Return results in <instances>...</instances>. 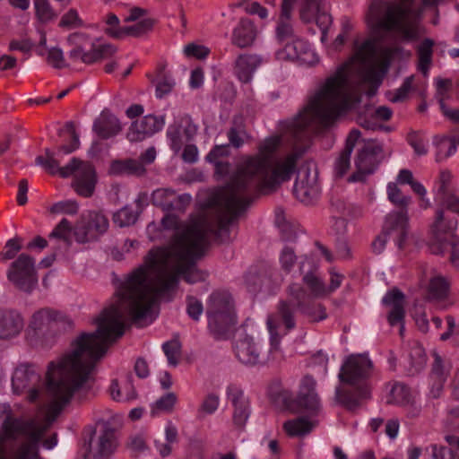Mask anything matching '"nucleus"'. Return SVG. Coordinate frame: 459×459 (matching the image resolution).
I'll return each instance as SVG.
<instances>
[{"instance_id": "nucleus-1", "label": "nucleus", "mask_w": 459, "mask_h": 459, "mask_svg": "<svg viewBox=\"0 0 459 459\" xmlns=\"http://www.w3.org/2000/svg\"><path fill=\"white\" fill-rule=\"evenodd\" d=\"M205 220L195 221L175 238L173 251L151 249L145 256V265L135 269L121 284L120 305H112L94 319L98 325L92 333H82L71 342V351L59 361H50L46 373L48 391L52 395L55 411L59 413L74 394L82 399L92 386L91 376L96 363L106 354L108 345L123 336L125 316L134 325L143 327L154 319L152 308L158 299H172L170 292L178 285L179 278L190 284L203 281L207 274L196 263L209 246L208 234L212 233L221 243L229 242L228 232L219 236Z\"/></svg>"}, {"instance_id": "nucleus-2", "label": "nucleus", "mask_w": 459, "mask_h": 459, "mask_svg": "<svg viewBox=\"0 0 459 459\" xmlns=\"http://www.w3.org/2000/svg\"><path fill=\"white\" fill-rule=\"evenodd\" d=\"M347 70L346 64L338 67L294 118L282 122L286 134L296 143L305 144L312 133L329 128L337 117L360 103L361 95L349 91ZM281 144V135L265 138L258 144V152L249 156L226 184L220 195L225 215L220 221L219 236L228 232V226L247 211L255 194L274 191L297 171L298 160L305 153L306 146L295 147L284 159L276 160Z\"/></svg>"}, {"instance_id": "nucleus-3", "label": "nucleus", "mask_w": 459, "mask_h": 459, "mask_svg": "<svg viewBox=\"0 0 459 459\" xmlns=\"http://www.w3.org/2000/svg\"><path fill=\"white\" fill-rule=\"evenodd\" d=\"M373 368L372 360L365 354H351L343 361L338 377L347 386L336 388L335 399L347 411H356L371 398L369 378Z\"/></svg>"}, {"instance_id": "nucleus-4", "label": "nucleus", "mask_w": 459, "mask_h": 459, "mask_svg": "<svg viewBox=\"0 0 459 459\" xmlns=\"http://www.w3.org/2000/svg\"><path fill=\"white\" fill-rule=\"evenodd\" d=\"M290 298L282 299L277 306V311L267 318V325L271 334L272 349L276 350L280 342L277 328L283 324L287 330L295 327V308L307 316L311 322H318L327 317L325 307L320 303H311L310 296L307 290L298 283H292L288 287Z\"/></svg>"}, {"instance_id": "nucleus-5", "label": "nucleus", "mask_w": 459, "mask_h": 459, "mask_svg": "<svg viewBox=\"0 0 459 459\" xmlns=\"http://www.w3.org/2000/svg\"><path fill=\"white\" fill-rule=\"evenodd\" d=\"M409 10L401 4H381L378 15L373 24L377 40H384L387 33H395L403 41L416 39L418 31L409 22Z\"/></svg>"}, {"instance_id": "nucleus-6", "label": "nucleus", "mask_w": 459, "mask_h": 459, "mask_svg": "<svg viewBox=\"0 0 459 459\" xmlns=\"http://www.w3.org/2000/svg\"><path fill=\"white\" fill-rule=\"evenodd\" d=\"M83 457L109 459L117 446L116 428L110 420H99L82 431Z\"/></svg>"}, {"instance_id": "nucleus-7", "label": "nucleus", "mask_w": 459, "mask_h": 459, "mask_svg": "<svg viewBox=\"0 0 459 459\" xmlns=\"http://www.w3.org/2000/svg\"><path fill=\"white\" fill-rule=\"evenodd\" d=\"M435 239L429 245L434 255L450 254V262L459 267V238L454 233L457 227V219L451 213L437 210L434 222Z\"/></svg>"}, {"instance_id": "nucleus-8", "label": "nucleus", "mask_w": 459, "mask_h": 459, "mask_svg": "<svg viewBox=\"0 0 459 459\" xmlns=\"http://www.w3.org/2000/svg\"><path fill=\"white\" fill-rule=\"evenodd\" d=\"M29 327L38 338H49L71 329L73 322L62 312L45 307L33 314Z\"/></svg>"}, {"instance_id": "nucleus-9", "label": "nucleus", "mask_w": 459, "mask_h": 459, "mask_svg": "<svg viewBox=\"0 0 459 459\" xmlns=\"http://www.w3.org/2000/svg\"><path fill=\"white\" fill-rule=\"evenodd\" d=\"M316 387L314 377L306 375L301 379L297 395L285 399L287 409L292 413L316 416L321 410V402Z\"/></svg>"}, {"instance_id": "nucleus-10", "label": "nucleus", "mask_w": 459, "mask_h": 459, "mask_svg": "<svg viewBox=\"0 0 459 459\" xmlns=\"http://www.w3.org/2000/svg\"><path fill=\"white\" fill-rule=\"evenodd\" d=\"M7 279L18 290L30 293L38 284L34 258L25 253L21 254L10 264Z\"/></svg>"}, {"instance_id": "nucleus-11", "label": "nucleus", "mask_w": 459, "mask_h": 459, "mask_svg": "<svg viewBox=\"0 0 459 459\" xmlns=\"http://www.w3.org/2000/svg\"><path fill=\"white\" fill-rule=\"evenodd\" d=\"M108 219L102 212L90 211L86 216L82 215L74 226V236L81 244L94 241L108 230Z\"/></svg>"}, {"instance_id": "nucleus-12", "label": "nucleus", "mask_w": 459, "mask_h": 459, "mask_svg": "<svg viewBox=\"0 0 459 459\" xmlns=\"http://www.w3.org/2000/svg\"><path fill=\"white\" fill-rule=\"evenodd\" d=\"M383 147L376 142H368L359 151L355 160L356 171L348 178L349 182H363L382 161Z\"/></svg>"}, {"instance_id": "nucleus-13", "label": "nucleus", "mask_w": 459, "mask_h": 459, "mask_svg": "<svg viewBox=\"0 0 459 459\" xmlns=\"http://www.w3.org/2000/svg\"><path fill=\"white\" fill-rule=\"evenodd\" d=\"M271 350L255 342L252 336L246 334L238 337L234 343V353L237 359L247 366L264 365L269 360Z\"/></svg>"}, {"instance_id": "nucleus-14", "label": "nucleus", "mask_w": 459, "mask_h": 459, "mask_svg": "<svg viewBox=\"0 0 459 459\" xmlns=\"http://www.w3.org/2000/svg\"><path fill=\"white\" fill-rule=\"evenodd\" d=\"M226 395L234 408L233 424L236 428L243 429L251 412L249 400L244 391L234 384L227 387Z\"/></svg>"}, {"instance_id": "nucleus-15", "label": "nucleus", "mask_w": 459, "mask_h": 459, "mask_svg": "<svg viewBox=\"0 0 459 459\" xmlns=\"http://www.w3.org/2000/svg\"><path fill=\"white\" fill-rule=\"evenodd\" d=\"M164 125V116L147 115L131 124L126 137L132 143L142 142L160 131Z\"/></svg>"}, {"instance_id": "nucleus-16", "label": "nucleus", "mask_w": 459, "mask_h": 459, "mask_svg": "<svg viewBox=\"0 0 459 459\" xmlns=\"http://www.w3.org/2000/svg\"><path fill=\"white\" fill-rule=\"evenodd\" d=\"M190 203V195H177L174 190L169 188H159L152 194V204L166 212H184Z\"/></svg>"}, {"instance_id": "nucleus-17", "label": "nucleus", "mask_w": 459, "mask_h": 459, "mask_svg": "<svg viewBox=\"0 0 459 459\" xmlns=\"http://www.w3.org/2000/svg\"><path fill=\"white\" fill-rule=\"evenodd\" d=\"M382 231L389 238H393L398 247L403 249L408 234L407 210H399L389 213L385 218Z\"/></svg>"}, {"instance_id": "nucleus-18", "label": "nucleus", "mask_w": 459, "mask_h": 459, "mask_svg": "<svg viewBox=\"0 0 459 459\" xmlns=\"http://www.w3.org/2000/svg\"><path fill=\"white\" fill-rule=\"evenodd\" d=\"M73 181L74 191L82 197H91L93 195L97 184V174L93 165L81 160V165L78 166Z\"/></svg>"}, {"instance_id": "nucleus-19", "label": "nucleus", "mask_w": 459, "mask_h": 459, "mask_svg": "<svg viewBox=\"0 0 459 459\" xmlns=\"http://www.w3.org/2000/svg\"><path fill=\"white\" fill-rule=\"evenodd\" d=\"M296 3L297 0H282L281 4V12L275 27V39L283 47L297 37L291 22V13Z\"/></svg>"}, {"instance_id": "nucleus-20", "label": "nucleus", "mask_w": 459, "mask_h": 459, "mask_svg": "<svg viewBox=\"0 0 459 459\" xmlns=\"http://www.w3.org/2000/svg\"><path fill=\"white\" fill-rule=\"evenodd\" d=\"M293 193L296 198L305 204H312L319 197L320 187L316 177L310 178L308 169L299 171Z\"/></svg>"}, {"instance_id": "nucleus-21", "label": "nucleus", "mask_w": 459, "mask_h": 459, "mask_svg": "<svg viewBox=\"0 0 459 459\" xmlns=\"http://www.w3.org/2000/svg\"><path fill=\"white\" fill-rule=\"evenodd\" d=\"M117 51L113 44H91V48L85 51L81 46H75L70 52L69 57L73 60H82L86 65L97 63L102 59L112 56Z\"/></svg>"}, {"instance_id": "nucleus-22", "label": "nucleus", "mask_w": 459, "mask_h": 459, "mask_svg": "<svg viewBox=\"0 0 459 459\" xmlns=\"http://www.w3.org/2000/svg\"><path fill=\"white\" fill-rule=\"evenodd\" d=\"M382 302L385 306L391 307V310L387 316L388 323L392 326L400 325V334L402 335L404 330L403 323L405 316L404 294L399 289L394 288L385 295Z\"/></svg>"}, {"instance_id": "nucleus-23", "label": "nucleus", "mask_w": 459, "mask_h": 459, "mask_svg": "<svg viewBox=\"0 0 459 459\" xmlns=\"http://www.w3.org/2000/svg\"><path fill=\"white\" fill-rule=\"evenodd\" d=\"M44 152L45 157L38 156L35 162L37 165L42 166L50 175L59 174L61 178H66L72 176L78 166L81 165V160L74 157L67 165L60 167L59 161L55 158V153L50 149L46 148Z\"/></svg>"}, {"instance_id": "nucleus-24", "label": "nucleus", "mask_w": 459, "mask_h": 459, "mask_svg": "<svg viewBox=\"0 0 459 459\" xmlns=\"http://www.w3.org/2000/svg\"><path fill=\"white\" fill-rule=\"evenodd\" d=\"M35 368L32 363H22L15 368L12 377V386L15 394H21L30 385L41 382V376Z\"/></svg>"}, {"instance_id": "nucleus-25", "label": "nucleus", "mask_w": 459, "mask_h": 459, "mask_svg": "<svg viewBox=\"0 0 459 459\" xmlns=\"http://www.w3.org/2000/svg\"><path fill=\"white\" fill-rule=\"evenodd\" d=\"M206 315L237 316L231 294L225 290L213 291L207 303Z\"/></svg>"}, {"instance_id": "nucleus-26", "label": "nucleus", "mask_w": 459, "mask_h": 459, "mask_svg": "<svg viewBox=\"0 0 459 459\" xmlns=\"http://www.w3.org/2000/svg\"><path fill=\"white\" fill-rule=\"evenodd\" d=\"M208 329L216 340L230 339L237 324V316H207Z\"/></svg>"}, {"instance_id": "nucleus-27", "label": "nucleus", "mask_w": 459, "mask_h": 459, "mask_svg": "<svg viewBox=\"0 0 459 459\" xmlns=\"http://www.w3.org/2000/svg\"><path fill=\"white\" fill-rule=\"evenodd\" d=\"M43 434L44 429L38 428L32 420L30 430L23 435L28 437V441L22 443L15 451L18 459H38L39 457V443Z\"/></svg>"}, {"instance_id": "nucleus-28", "label": "nucleus", "mask_w": 459, "mask_h": 459, "mask_svg": "<svg viewBox=\"0 0 459 459\" xmlns=\"http://www.w3.org/2000/svg\"><path fill=\"white\" fill-rule=\"evenodd\" d=\"M31 424L32 420L14 417L10 411L3 421L0 438H4V443L6 440H16L19 436H23L30 430Z\"/></svg>"}, {"instance_id": "nucleus-29", "label": "nucleus", "mask_w": 459, "mask_h": 459, "mask_svg": "<svg viewBox=\"0 0 459 459\" xmlns=\"http://www.w3.org/2000/svg\"><path fill=\"white\" fill-rule=\"evenodd\" d=\"M263 63L261 56L256 54H241L235 61V74L244 83L252 80L253 74Z\"/></svg>"}, {"instance_id": "nucleus-30", "label": "nucleus", "mask_w": 459, "mask_h": 459, "mask_svg": "<svg viewBox=\"0 0 459 459\" xmlns=\"http://www.w3.org/2000/svg\"><path fill=\"white\" fill-rule=\"evenodd\" d=\"M92 129L101 139H108L117 135L122 130V126L119 119L108 109H105L94 121Z\"/></svg>"}, {"instance_id": "nucleus-31", "label": "nucleus", "mask_w": 459, "mask_h": 459, "mask_svg": "<svg viewBox=\"0 0 459 459\" xmlns=\"http://www.w3.org/2000/svg\"><path fill=\"white\" fill-rule=\"evenodd\" d=\"M23 327L20 314L13 310L0 309V339L16 336Z\"/></svg>"}, {"instance_id": "nucleus-32", "label": "nucleus", "mask_w": 459, "mask_h": 459, "mask_svg": "<svg viewBox=\"0 0 459 459\" xmlns=\"http://www.w3.org/2000/svg\"><path fill=\"white\" fill-rule=\"evenodd\" d=\"M255 37L256 30L254 22L247 18H242L233 30L231 41L238 48H244L250 47Z\"/></svg>"}, {"instance_id": "nucleus-33", "label": "nucleus", "mask_w": 459, "mask_h": 459, "mask_svg": "<svg viewBox=\"0 0 459 459\" xmlns=\"http://www.w3.org/2000/svg\"><path fill=\"white\" fill-rule=\"evenodd\" d=\"M146 172L142 163L134 159L113 160L109 167V174L114 176L143 177Z\"/></svg>"}, {"instance_id": "nucleus-34", "label": "nucleus", "mask_w": 459, "mask_h": 459, "mask_svg": "<svg viewBox=\"0 0 459 459\" xmlns=\"http://www.w3.org/2000/svg\"><path fill=\"white\" fill-rule=\"evenodd\" d=\"M309 53V45L307 41L302 40L298 36L290 43H286L282 50L277 52L279 58L289 60H301L306 62L307 59L303 56Z\"/></svg>"}, {"instance_id": "nucleus-35", "label": "nucleus", "mask_w": 459, "mask_h": 459, "mask_svg": "<svg viewBox=\"0 0 459 459\" xmlns=\"http://www.w3.org/2000/svg\"><path fill=\"white\" fill-rule=\"evenodd\" d=\"M154 20L151 18L143 19L132 26H125L114 31H108L109 37L115 39H122L126 36L135 38L142 37L151 31L154 25Z\"/></svg>"}, {"instance_id": "nucleus-36", "label": "nucleus", "mask_w": 459, "mask_h": 459, "mask_svg": "<svg viewBox=\"0 0 459 459\" xmlns=\"http://www.w3.org/2000/svg\"><path fill=\"white\" fill-rule=\"evenodd\" d=\"M440 186L438 189V192L443 195L442 199L443 203L446 205V209L450 211L451 214L457 213L459 215V198L456 196L450 195L447 192V185L449 184L451 180V174L449 171H442L440 173Z\"/></svg>"}, {"instance_id": "nucleus-37", "label": "nucleus", "mask_w": 459, "mask_h": 459, "mask_svg": "<svg viewBox=\"0 0 459 459\" xmlns=\"http://www.w3.org/2000/svg\"><path fill=\"white\" fill-rule=\"evenodd\" d=\"M413 397L409 386L404 384L396 383L390 390L387 403L399 406L411 404Z\"/></svg>"}, {"instance_id": "nucleus-38", "label": "nucleus", "mask_w": 459, "mask_h": 459, "mask_svg": "<svg viewBox=\"0 0 459 459\" xmlns=\"http://www.w3.org/2000/svg\"><path fill=\"white\" fill-rule=\"evenodd\" d=\"M434 41L430 39H425L418 46L417 54L419 57V70L427 75L432 62Z\"/></svg>"}, {"instance_id": "nucleus-39", "label": "nucleus", "mask_w": 459, "mask_h": 459, "mask_svg": "<svg viewBox=\"0 0 459 459\" xmlns=\"http://www.w3.org/2000/svg\"><path fill=\"white\" fill-rule=\"evenodd\" d=\"M314 427V424L306 417L301 416L295 420H287L283 424V429L290 437H299L308 434Z\"/></svg>"}, {"instance_id": "nucleus-40", "label": "nucleus", "mask_w": 459, "mask_h": 459, "mask_svg": "<svg viewBox=\"0 0 459 459\" xmlns=\"http://www.w3.org/2000/svg\"><path fill=\"white\" fill-rule=\"evenodd\" d=\"M325 0H302L299 18L305 23L311 22L316 14L326 6Z\"/></svg>"}, {"instance_id": "nucleus-41", "label": "nucleus", "mask_w": 459, "mask_h": 459, "mask_svg": "<svg viewBox=\"0 0 459 459\" xmlns=\"http://www.w3.org/2000/svg\"><path fill=\"white\" fill-rule=\"evenodd\" d=\"M227 135L230 146L238 149L244 144V137L247 134L242 117L233 119L232 126L229 129Z\"/></svg>"}, {"instance_id": "nucleus-42", "label": "nucleus", "mask_w": 459, "mask_h": 459, "mask_svg": "<svg viewBox=\"0 0 459 459\" xmlns=\"http://www.w3.org/2000/svg\"><path fill=\"white\" fill-rule=\"evenodd\" d=\"M156 96L157 98H163L165 95L169 94L174 85L175 82L171 76L168 74L165 71V65H160L157 68V75H156Z\"/></svg>"}, {"instance_id": "nucleus-43", "label": "nucleus", "mask_w": 459, "mask_h": 459, "mask_svg": "<svg viewBox=\"0 0 459 459\" xmlns=\"http://www.w3.org/2000/svg\"><path fill=\"white\" fill-rule=\"evenodd\" d=\"M434 143L437 147V161H441L442 160L450 157L456 151V142H455L451 137L436 136Z\"/></svg>"}, {"instance_id": "nucleus-44", "label": "nucleus", "mask_w": 459, "mask_h": 459, "mask_svg": "<svg viewBox=\"0 0 459 459\" xmlns=\"http://www.w3.org/2000/svg\"><path fill=\"white\" fill-rule=\"evenodd\" d=\"M266 280V273L256 268L250 269L245 275V284L249 292L258 293Z\"/></svg>"}, {"instance_id": "nucleus-45", "label": "nucleus", "mask_w": 459, "mask_h": 459, "mask_svg": "<svg viewBox=\"0 0 459 459\" xmlns=\"http://www.w3.org/2000/svg\"><path fill=\"white\" fill-rule=\"evenodd\" d=\"M354 48L355 58L363 65L369 62L377 53L376 42L372 39H367L359 46L358 41H355Z\"/></svg>"}, {"instance_id": "nucleus-46", "label": "nucleus", "mask_w": 459, "mask_h": 459, "mask_svg": "<svg viewBox=\"0 0 459 459\" xmlns=\"http://www.w3.org/2000/svg\"><path fill=\"white\" fill-rule=\"evenodd\" d=\"M303 282L310 290V293L307 294L310 296L311 303H315L313 298L321 297L327 293L324 282L313 273H306L303 277Z\"/></svg>"}, {"instance_id": "nucleus-47", "label": "nucleus", "mask_w": 459, "mask_h": 459, "mask_svg": "<svg viewBox=\"0 0 459 459\" xmlns=\"http://www.w3.org/2000/svg\"><path fill=\"white\" fill-rule=\"evenodd\" d=\"M139 216L140 213H137L136 210H133L130 206L126 205L114 213L113 221L119 227H126L134 225L137 221Z\"/></svg>"}, {"instance_id": "nucleus-48", "label": "nucleus", "mask_w": 459, "mask_h": 459, "mask_svg": "<svg viewBox=\"0 0 459 459\" xmlns=\"http://www.w3.org/2000/svg\"><path fill=\"white\" fill-rule=\"evenodd\" d=\"M449 284L446 280L441 276L430 280L429 285V294L431 299H443L448 294Z\"/></svg>"}, {"instance_id": "nucleus-49", "label": "nucleus", "mask_w": 459, "mask_h": 459, "mask_svg": "<svg viewBox=\"0 0 459 459\" xmlns=\"http://www.w3.org/2000/svg\"><path fill=\"white\" fill-rule=\"evenodd\" d=\"M35 13L41 22H48L57 17L48 0H33Z\"/></svg>"}, {"instance_id": "nucleus-50", "label": "nucleus", "mask_w": 459, "mask_h": 459, "mask_svg": "<svg viewBox=\"0 0 459 459\" xmlns=\"http://www.w3.org/2000/svg\"><path fill=\"white\" fill-rule=\"evenodd\" d=\"M74 232V227L71 225V222L64 218L60 221V222L55 227L53 231L49 234V238H55L64 240L68 245L71 244L70 233Z\"/></svg>"}, {"instance_id": "nucleus-51", "label": "nucleus", "mask_w": 459, "mask_h": 459, "mask_svg": "<svg viewBox=\"0 0 459 459\" xmlns=\"http://www.w3.org/2000/svg\"><path fill=\"white\" fill-rule=\"evenodd\" d=\"M352 151L350 148H343L334 164V174L336 178H342L351 168V155Z\"/></svg>"}, {"instance_id": "nucleus-52", "label": "nucleus", "mask_w": 459, "mask_h": 459, "mask_svg": "<svg viewBox=\"0 0 459 459\" xmlns=\"http://www.w3.org/2000/svg\"><path fill=\"white\" fill-rule=\"evenodd\" d=\"M388 199L394 204L397 205L400 210H407L411 198L402 194L401 190L394 183H390L387 186Z\"/></svg>"}, {"instance_id": "nucleus-53", "label": "nucleus", "mask_w": 459, "mask_h": 459, "mask_svg": "<svg viewBox=\"0 0 459 459\" xmlns=\"http://www.w3.org/2000/svg\"><path fill=\"white\" fill-rule=\"evenodd\" d=\"M163 351L168 358L169 365L177 366L181 354V344L177 340L166 342L162 345Z\"/></svg>"}, {"instance_id": "nucleus-54", "label": "nucleus", "mask_w": 459, "mask_h": 459, "mask_svg": "<svg viewBox=\"0 0 459 459\" xmlns=\"http://www.w3.org/2000/svg\"><path fill=\"white\" fill-rule=\"evenodd\" d=\"M79 210V205L76 201L74 200H66V201H61L58 203L54 204L50 209L49 212L53 214L56 213H65V214H76Z\"/></svg>"}, {"instance_id": "nucleus-55", "label": "nucleus", "mask_w": 459, "mask_h": 459, "mask_svg": "<svg viewBox=\"0 0 459 459\" xmlns=\"http://www.w3.org/2000/svg\"><path fill=\"white\" fill-rule=\"evenodd\" d=\"M431 376L434 381H437L438 390H443L444 383L446 380V374L444 369L442 359L439 355L435 356Z\"/></svg>"}, {"instance_id": "nucleus-56", "label": "nucleus", "mask_w": 459, "mask_h": 459, "mask_svg": "<svg viewBox=\"0 0 459 459\" xmlns=\"http://www.w3.org/2000/svg\"><path fill=\"white\" fill-rule=\"evenodd\" d=\"M21 241L20 238L9 239L4 246V250L0 253V260L6 261L14 258L22 249Z\"/></svg>"}, {"instance_id": "nucleus-57", "label": "nucleus", "mask_w": 459, "mask_h": 459, "mask_svg": "<svg viewBox=\"0 0 459 459\" xmlns=\"http://www.w3.org/2000/svg\"><path fill=\"white\" fill-rule=\"evenodd\" d=\"M186 313L194 321H198L200 316L203 314L204 307L202 302L194 296H187L186 299Z\"/></svg>"}, {"instance_id": "nucleus-58", "label": "nucleus", "mask_w": 459, "mask_h": 459, "mask_svg": "<svg viewBox=\"0 0 459 459\" xmlns=\"http://www.w3.org/2000/svg\"><path fill=\"white\" fill-rule=\"evenodd\" d=\"M184 54L187 57H195L199 60L205 59L210 54V49L203 45L189 43L184 48Z\"/></svg>"}, {"instance_id": "nucleus-59", "label": "nucleus", "mask_w": 459, "mask_h": 459, "mask_svg": "<svg viewBox=\"0 0 459 459\" xmlns=\"http://www.w3.org/2000/svg\"><path fill=\"white\" fill-rule=\"evenodd\" d=\"M219 406V396L214 394H208L203 401L199 409V418H203L204 414H212Z\"/></svg>"}, {"instance_id": "nucleus-60", "label": "nucleus", "mask_w": 459, "mask_h": 459, "mask_svg": "<svg viewBox=\"0 0 459 459\" xmlns=\"http://www.w3.org/2000/svg\"><path fill=\"white\" fill-rule=\"evenodd\" d=\"M47 61L56 69H62L68 66L65 61L63 51L58 48H52L48 50Z\"/></svg>"}, {"instance_id": "nucleus-61", "label": "nucleus", "mask_w": 459, "mask_h": 459, "mask_svg": "<svg viewBox=\"0 0 459 459\" xmlns=\"http://www.w3.org/2000/svg\"><path fill=\"white\" fill-rule=\"evenodd\" d=\"M432 459H459V455L451 447L445 446H431Z\"/></svg>"}, {"instance_id": "nucleus-62", "label": "nucleus", "mask_w": 459, "mask_h": 459, "mask_svg": "<svg viewBox=\"0 0 459 459\" xmlns=\"http://www.w3.org/2000/svg\"><path fill=\"white\" fill-rule=\"evenodd\" d=\"M177 403V395L170 392L161 396L155 403V409L162 411H172L175 403Z\"/></svg>"}, {"instance_id": "nucleus-63", "label": "nucleus", "mask_w": 459, "mask_h": 459, "mask_svg": "<svg viewBox=\"0 0 459 459\" xmlns=\"http://www.w3.org/2000/svg\"><path fill=\"white\" fill-rule=\"evenodd\" d=\"M82 24V22L79 18L75 9H70L65 14L62 16L59 22V26L63 28L80 27Z\"/></svg>"}, {"instance_id": "nucleus-64", "label": "nucleus", "mask_w": 459, "mask_h": 459, "mask_svg": "<svg viewBox=\"0 0 459 459\" xmlns=\"http://www.w3.org/2000/svg\"><path fill=\"white\" fill-rule=\"evenodd\" d=\"M407 141L409 144L413 148L414 152L418 155H425L428 152L423 139L418 134L417 132H411L408 134Z\"/></svg>"}]
</instances>
